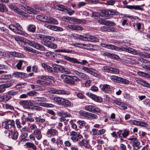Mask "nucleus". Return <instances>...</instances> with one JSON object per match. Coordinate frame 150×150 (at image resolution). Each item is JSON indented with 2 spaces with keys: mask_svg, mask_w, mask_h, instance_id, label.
<instances>
[{
  "mask_svg": "<svg viewBox=\"0 0 150 150\" xmlns=\"http://www.w3.org/2000/svg\"><path fill=\"white\" fill-rule=\"evenodd\" d=\"M75 38L79 39L82 41H87L94 42H98L99 40L95 36L90 35L87 34L85 35L75 34Z\"/></svg>",
  "mask_w": 150,
  "mask_h": 150,
  "instance_id": "obj_1",
  "label": "nucleus"
},
{
  "mask_svg": "<svg viewBox=\"0 0 150 150\" xmlns=\"http://www.w3.org/2000/svg\"><path fill=\"white\" fill-rule=\"evenodd\" d=\"M36 18L38 20L43 22L55 24L58 23V22L56 20L47 16L39 15L37 16Z\"/></svg>",
  "mask_w": 150,
  "mask_h": 150,
  "instance_id": "obj_2",
  "label": "nucleus"
},
{
  "mask_svg": "<svg viewBox=\"0 0 150 150\" xmlns=\"http://www.w3.org/2000/svg\"><path fill=\"white\" fill-rule=\"evenodd\" d=\"M9 29L14 32L18 34L22 35L23 34L22 26L18 23L14 24H11L8 26Z\"/></svg>",
  "mask_w": 150,
  "mask_h": 150,
  "instance_id": "obj_3",
  "label": "nucleus"
},
{
  "mask_svg": "<svg viewBox=\"0 0 150 150\" xmlns=\"http://www.w3.org/2000/svg\"><path fill=\"white\" fill-rule=\"evenodd\" d=\"M26 42L27 44L37 49L42 51H45V48L44 46L38 43L35 42L34 41L27 40H26Z\"/></svg>",
  "mask_w": 150,
  "mask_h": 150,
  "instance_id": "obj_4",
  "label": "nucleus"
},
{
  "mask_svg": "<svg viewBox=\"0 0 150 150\" xmlns=\"http://www.w3.org/2000/svg\"><path fill=\"white\" fill-rule=\"evenodd\" d=\"M19 104L22 106L24 108L29 109L30 106L36 104L34 103L33 101L31 100H21L19 102Z\"/></svg>",
  "mask_w": 150,
  "mask_h": 150,
  "instance_id": "obj_5",
  "label": "nucleus"
},
{
  "mask_svg": "<svg viewBox=\"0 0 150 150\" xmlns=\"http://www.w3.org/2000/svg\"><path fill=\"white\" fill-rule=\"evenodd\" d=\"M64 58L65 59L71 62L80 64L83 65H85L88 63V62L86 60H82L81 62L78 61L77 59L76 58H71L67 56H65Z\"/></svg>",
  "mask_w": 150,
  "mask_h": 150,
  "instance_id": "obj_6",
  "label": "nucleus"
},
{
  "mask_svg": "<svg viewBox=\"0 0 150 150\" xmlns=\"http://www.w3.org/2000/svg\"><path fill=\"white\" fill-rule=\"evenodd\" d=\"M85 109L87 111L97 114L100 113L101 110L98 107L93 105H87L85 106Z\"/></svg>",
  "mask_w": 150,
  "mask_h": 150,
  "instance_id": "obj_7",
  "label": "nucleus"
},
{
  "mask_svg": "<svg viewBox=\"0 0 150 150\" xmlns=\"http://www.w3.org/2000/svg\"><path fill=\"white\" fill-rule=\"evenodd\" d=\"M51 93L56 94L68 95L70 93L69 92L62 90H56L53 88H51L50 91Z\"/></svg>",
  "mask_w": 150,
  "mask_h": 150,
  "instance_id": "obj_8",
  "label": "nucleus"
},
{
  "mask_svg": "<svg viewBox=\"0 0 150 150\" xmlns=\"http://www.w3.org/2000/svg\"><path fill=\"white\" fill-rule=\"evenodd\" d=\"M129 122L131 125L138 126L143 127H147L148 126V124L146 122L135 120H131L129 121Z\"/></svg>",
  "mask_w": 150,
  "mask_h": 150,
  "instance_id": "obj_9",
  "label": "nucleus"
},
{
  "mask_svg": "<svg viewBox=\"0 0 150 150\" xmlns=\"http://www.w3.org/2000/svg\"><path fill=\"white\" fill-rule=\"evenodd\" d=\"M101 46L103 47L111 50H114L116 51H121L122 50V48L120 47L109 43H102Z\"/></svg>",
  "mask_w": 150,
  "mask_h": 150,
  "instance_id": "obj_10",
  "label": "nucleus"
},
{
  "mask_svg": "<svg viewBox=\"0 0 150 150\" xmlns=\"http://www.w3.org/2000/svg\"><path fill=\"white\" fill-rule=\"evenodd\" d=\"M13 82L14 80H12L10 82L0 85V93L4 92L6 88L11 87L13 85Z\"/></svg>",
  "mask_w": 150,
  "mask_h": 150,
  "instance_id": "obj_11",
  "label": "nucleus"
},
{
  "mask_svg": "<svg viewBox=\"0 0 150 150\" xmlns=\"http://www.w3.org/2000/svg\"><path fill=\"white\" fill-rule=\"evenodd\" d=\"M46 134L48 137H50L52 136H57L58 132L56 129L50 128L47 130Z\"/></svg>",
  "mask_w": 150,
  "mask_h": 150,
  "instance_id": "obj_12",
  "label": "nucleus"
},
{
  "mask_svg": "<svg viewBox=\"0 0 150 150\" xmlns=\"http://www.w3.org/2000/svg\"><path fill=\"white\" fill-rule=\"evenodd\" d=\"M4 123L5 125L4 126V127L6 129L10 128L12 127H13L15 126V122L13 120H7L5 121Z\"/></svg>",
  "mask_w": 150,
  "mask_h": 150,
  "instance_id": "obj_13",
  "label": "nucleus"
},
{
  "mask_svg": "<svg viewBox=\"0 0 150 150\" xmlns=\"http://www.w3.org/2000/svg\"><path fill=\"white\" fill-rule=\"evenodd\" d=\"M42 66L45 70H46L48 72L53 73L56 72L55 69L53 67H51L45 63H42Z\"/></svg>",
  "mask_w": 150,
  "mask_h": 150,
  "instance_id": "obj_14",
  "label": "nucleus"
},
{
  "mask_svg": "<svg viewBox=\"0 0 150 150\" xmlns=\"http://www.w3.org/2000/svg\"><path fill=\"white\" fill-rule=\"evenodd\" d=\"M89 140L83 139L78 144V146H84L85 148L89 149L90 147V145L89 144Z\"/></svg>",
  "mask_w": 150,
  "mask_h": 150,
  "instance_id": "obj_15",
  "label": "nucleus"
},
{
  "mask_svg": "<svg viewBox=\"0 0 150 150\" xmlns=\"http://www.w3.org/2000/svg\"><path fill=\"white\" fill-rule=\"evenodd\" d=\"M136 81L138 84H140L144 86L150 88V84L147 83L146 81L143 80L141 79H137Z\"/></svg>",
  "mask_w": 150,
  "mask_h": 150,
  "instance_id": "obj_16",
  "label": "nucleus"
},
{
  "mask_svg": "<svg viewBox=\"0 0 150 150\" xmlns=\"http://www.w3.org/2000/svg\"><path fill=\"white\" fill-rule=\"evenodd\" d=\"M74 73L78 75V76L81 78L82 79L86 80L88 79V76L85 74L79 72L78 71L75 70L74 71Z\"/></svg>",
  "mask_w": 150,
  "mask_h": 150,
  "instance_id": "obj_17",
  "label": "nucleus"
},
{
  "mask_svg": "<svg viewBox=\"0 0 150 150\" xmlns=\"http://www.w3.org/2000/svg\"><path fill=\"white\" fill-rule=\"evenodd\" d=\"M33 133L35 135L36 138L38 139H40L42 138V135L41 134V131L40 129H35L33 131Z\"/></svg>",
  "mask_w": 150,
  "mask_h": 150,
  "instance_id": "obj_18",
  "label": "nucleus"
},
{
  "mask_svg": "<svg viewBox=\"0 0 150 150\" xmlns=\"http://www.w3.org/2000/svg\"><path fill=\"white\" fill-rule=\"evenodd\" d=\"M44 45L51 48L55 49L57 48V45L52 42L51 41H48L45 44H44Z\"/></svg>",
  "mask_w": 150,
  "mask_h": 150,
  "instance_id": "obj_19",
  "label": "nucleus"
},
{
  "mask_svg": "<svg viewBox=\"0 0 150 150\" xmlns=\"http://www.w3.org/2000/svg\"><path fill=\"white\" fill-rule=\"evenodd\" d=\"M102 54L103 55L109 57L113 59H117L119 58L118 56L109 52H103Z\"/></svg>",
  "mask_w": 150,
  "mask_h": 150,
  "instance_id": "obj_20",
  "label": "nucleus"
},
{
  "mask_svg": "<svg viewBox=\"0 0 150 150\" xmlns=\"http://www.w3.org/2000/svg\"><path fill=\"white\" fill-rule=\"evenodd\" d=\"M89 112L83 110H81L79 112L80 116L84 119H88Z\"/></svg>",
  "mask_w": 150,
  "mask_h": 150,
  "instance_id": "obj_21",
  "label": "nucleus"
},
{
  "mask_svg": "<svg viewBox=\"0 0 150 150\" xmlns=\"http://www.w3.org/2000/svg\"><path fill=\"white\" fill-rule=\"evenodd\" d=\"M101 30L103 31L110 32L114 31L115 28L111 27L104 26L101 28Z\"/></svg>",
  "mask_w": 150,
  "mask_h": 150,
  "instance_id": "obj_22",
  "label": "nucleus"
},
{
  "mask_svg": "<svg viewBox=\"0 0 150 150\" xmlns=\"http://www.w3.org/2000/svg\"><path fill=\"white\" fill-rule=\"evenodd\" d=\"M117 82L120 83L128 84L129 83V81L127 79L118 76Z\"/></svg>",
  "mask_w": 150,
  "mask_h": 150,
  "instance_id": "obj_23",
  "label": "nucleus"
},
{
  "mask_svg": "<svg viewBox=\"0 0 150 150\" xmlns=\"http://www.w3.org/2000/svg\"><path fill=\"white\" fill-rule=\"evenodd\" d=\"M83 137L82 135L78 134V135L76 136L73 137H71L70 139L73 142H75L78 141L79 139H81L83 138Z\"/></svg>",
  "mask_w": 150,
  "mask_h": 150,
  "instance_id": "obj_24",
  "label": "nucleus"
},
{
  "mask_svg": "<svg viewBox=\"0 0 150 150\" xmlns=\"http://www.w3.org/2000/svg\"><path fill=\"white\" fill-rule=\"evenodd\" d=\"M38 105L43 107L47 108H53L55 106L53 104L45 103H39Z\"/></svg>",
  "mask_w": 150,
  "mask_h": 150,
  "instance_id": "obj_25",
  "label": "nucleus"
},
{
  "mask_svg": "<svg viewBox=\"0 0 150 150\" xmlns=\"http://www.w3.org/2000/svg\"><path fill=\"white\" fill-rule=\"evenodd\" d=\"M36 29V26L33 24L29 25L27 27V30L28 31L33 33L35 32Z\"/></svg>",
  "mask_w": 150,
  "mask_h": 150,
  "instance_id": "obj_26",
  "label": "nucleus"
},
{
  "mask_svg": "<svg viewBox=\"0 0 150 150\" xmlns=\"http://www.w3.org/2000/svg\"><path fill=\"white\" fill-rule=\"evenodd\" d=\"M110 87L109 85L107 84H104L103 85L101 89L103 92L107 93L110 90Z\"/></svg>",
  "mask_w": 150,
  "mask_h": 150,
  "instance_id": "obj_27",
  "label": "nucleus"
},
{
  "mask_svg": "<svg viewBox=\"0 0 150 150\" xmlns=\"http://www.w3.org/2000/svg\"><path fill=\"white\" fill-rule=\"evenodd\" d=\"M26 74L21 72H15L13 74V75L17 78H22L23 76H25Z\"/></svg>",
  "mask_w": 150,
  "mask_h": 150,
  "instance_id": "obj_28",
  "label": "nucleus"
},
{
  "mask_svg": "<svg viewBox=\"0 0 150 150\" xmlns=\"http://www.w3.org/2000/svg\"><path fill=\"white\" fill-rule=\"evenodd\" d=\"M127 8L130 9H134L141 11L143 10L142 8H140V6L139 5H129L127 6Z\"/></svg>",
  "mask_w": 150,
  "mask_h": 150,
  "instance_id": "obj_29",
  "label": "nucleus"
},
{
  "mask_svg": "<svg viewBox=\"0 0 150 150\" xmlns=\"http://www.w3.org/2000/svg\"><path fill=\"white\" fill-rule=\"evenodd\" d=\"M126 50L127 52L133 54L137 55L138 54V52L132 48L128 47L126 49Z\"/></svg>",
  "mask_w": 150,
  "mask_h": 150,
  "instance_id": "obj_30",
  "label": "nucleus"
},
{
  "mask_svg": "<svg viewBox=\"0 0 150 150\" xmlns=\"http://www.w3.org/2000/svg\"><path fill=\"white\" fill-rule=\"evenodd\" d=\"M64 81L67 83L69 84L74 85L75 82L70 77H66L64 79Z\"/></svg>",
  "mask_w": 150,
  "mask_h": 150,
  "instance_id": "obj_31",
  "label": "nucleus"
},
{
  "mask_svg": "<svg viewBox=\"0 0 150 150\" xmlns=\"http://www.w3.org/2000/svg\"><path fill=\"white\" fill-rule=\"evenodd\" d=\"M132 146L134 147L137 150L140 148V142L136 140H134L132 142Z\"/></svg>",
  "mask_w": 150,
  "mask_h": 150,
  "instance_id": "obj_32",
  "label": "nucleus"
},
{
  "mask_svg": "<svg viewBox=\"0 0 150 150\" xmlns=\"http://www.w3.org/2000/svg\"><path fill=\"white\" fill-rule=\"evenodd\" d=\"M56 8L60 11L65 12L67 10V7L62 5L58 4L56 6Z\"/></svg>",
  "mask_w": 150,
  "mask_h": 150,
  "instance_id": "obj_33",
  "label": "nucleus"
},
{
  "mask_svg": "<svg viewBox=\"0 0 150 150\" xmlns=\"http://www.w3.org/2000/svg\"><path fill=\"white\" fill-rule=\"evenodd\" d=\"M120 150H131V146L128 144L127 147L123 144H121L120 145Z\"/></svg>",
  "mask_w": 150,
  "mask_h": 150,
  "instance_id": "obj_34",
  "label": "nucleus"
},
{
  "mask_svg": "<svg viewBox=\"0 0 150 150\" xmlns=\"http://www.w3.org/2000/svg\"><path fill=\"white\" fill-rule=\"evenodd\" d=\"M57 52H62L67 53H71L72 52V50L68 49H62L57 50H56Z\"/></svg>",
  "mask_w": 150,
  "mask_h": 150,
  "instance_id": "obj_35",
  "label": "nucleus"
},
{
  "mask_svg": "<svg viewBox=\"0 0 150 150\" xmlns=\"http://www.w3.org/2000/svg\"><path fill=\"white\" fill-rule=\"evenodd\" d=\"M45 27L49 29H51L52 30H54V31H56L57 30H58V28L55 26L52 25H48L47 24H45L44 25Z\"/></svg>",
  "mask_w": 150,
  "mask_h": 150,
  "instance_id": "obj_36",
  "label": "nucleus"
},
{
  "mask_svg": "<svg viewBox=\"0 0 150 150\" xmlns=\"http://www.w3.org/2000/svg\"><path fill=\"white\" fill-rule=\"evenodd\" d=\"M109 119L113 121L120 122L121 120L115 118V115L114 113H112L110 115Z\"/></svg>",
  "mask_w": 150,
  "mask_h": 150,
  "instance_id": "obj_37",
  "label": "nucleus"
},
{
  "mask_svg": "<svg viewBox=\"0 0 150 150\" xmlns=\"http://www.w3.org/2000/svg\"><path fill=\"white\" fill-rule=\"evenodd\" d=\"M25 145L29 148H32L34 150H36L37 149L36 146L33 143L28 142L25 144Z\"/></svg>",
  "mask_w": 150,
  "mask_h": 150,
  "instance_id": "obj_38",
  "label": "nucleus"
},
{
  "mask_svg": "<svg viewBox=\"0 0 150 150\" xmlns=\"http://www.w3.org/2000/svg\"><path fill=\"white\" fill-rule=\"evenodd\" d=\"M53 68L55 69L56 72H57V69H58L61 72H63L64 71V69L65 68L62 66L58 65H55L54 67L53 66Z\"/></svg>",
  "mask_w": 150,
  "mask_h": 150,
  "instance_id": "obj_39",
  "label": "nucleus"
},
{
  "mask_svg": "<svg viewBox=\"0 0 150 150\" xmlns=\"http://www.w3.org/2000/svg\"><path fill=\"white\" fill-rule=\"evenodd\" d=\"M27 12L28 13L35 14H38V12L37 11L30 7H27Z\"/></svg>",
  "mask_w": 150,
  "mask_h": 150,
  "instance_id": "obj_40",
  "label": "nucleus"
},
{
  "mask_svg": "<svg viewBox=\"0 0 150 150\" xmlns=\"http://www.w3.org/2000/svg\"><path fill=\"white\" fill-rule=\"evenodd\" d=\"M109 70H110L109 71V73L115 74H117L119 73V71L117 69H115V68L110 67V69Z\"/></svg>",
  "mask_w": 150,
  "mask_h": 150,
  "instance_id": "obj_41",
  "label": "nucleus"
},
{
  "mask_svg": "<svg viewBox=\"0 0 150 150\" xmlns=\"http://www.w3.org/2000/svg\"><path fill=\"white\" fill-rule=\"evenodd\" d=\"M18 135V132L16 131H14L11 133V137L12 139L16 140L17 138Z\"/></svg>",
  "mask_w": 150,
  "mask_h": 150,
  "instance_id": "obj_42",
  "label": "nucleus"
},
{
  "mask_svg": "<svg viewBox=\"0 0 150 150\" xmlns=\"http://www.w3.org/2000/svg\"><path fill=\"white\" fill-rule=\"evenodd\" d=\"M39 78L42 80H46L50 81V80L53 78L51 76H40Z\"/></svg>",
  "mask_w": 150,
  "mask_h": 150,
  "instance_id": "obj_43",
  "label": "nucleus"
},
{
  "mask_svg": "<svg viewBox=\"0 0 150 150\" xmlns=\"http://www.w3.org/2000/svg\"><path fill=\"white\" fill-rule=\"evenodd\" d=\"M71 45L74 46L81 48H85V47L87 45L86 44L79 43L73 44H72Z\"/></svg>",
  "mask_w": 150,
  "mask_h": 150,
  "instance_id": "obj_44",
  "label": "nucleus"
},
{
  "mask_svg": "<svg viewBox=\"0 0 150 150\" xmlns=\"http://www.w3.org/2000/svg\"><path fill=\"white\" fill-rule=\"evenodd\" d=\"M77 123L79 126V127L81 129L85 126L86 123L84 121L80 120L78 121Z\"/></svg>",
  "mask_w": 150,
  "mask_h": 150,
  "instance_id": "obj_45",
  "label": "nucleus"
},
{
  "mask_svg": "<svg viewBox=\"0 0 150 150\" xmlns=\"http://www.w3.org/2000/svg\"><path fill=\"white\" fill-rule=\"evenodd\" d=\"M55 144L57 145L59 144L62 145L63 144V141L60 137H59L56 138Z\"/></svg>",
  "mask_w": 150,
  "mask_h": 150,
  "instance_id": "obj_46",
  "label": "nucleus"
},
{
  "mask_svg": "<svg viewBox=\"0 0 150 150\" xmlns=\"http://www.w3.org/2000/svg\"><path fill=\"white\" fill-rule=\"evenodd\" d=\"M7 11V8L5 5L0 2V12H3L5 11Z\"/></svg>",
  "mask_w": 150,
  "mask_h": 150,
  "instance_id": "obj_47",
  "label": "nucleus"
},
{
  "mask_svg": "<svg viewBox=\"0 0 150 150\" xmlns=\"http://www.w3.org/2000/svg\"><path fill=\"white\" fill-rule=\"evenodd\" d=\"M97 115L93 113L89 112L88 119L91 120L92 119H97L98 118Z\"/></svg>",
  "mask_w": 150,
  "mask_h": 150,
  "instance_id": "obj_48",
  "label": "nucleus"
},
{
  "mask_svg": "<svg viewBox=\"0 0 150 150\" xmlns=\"http://www.w3.org/2000/svg\"><path fill=\"white\" fill-rule=\"evenodd\" d=\"M30 109H31L33 110H35L36 111H41L42 110V108L36 106H33V107L31 108H29Z\"/></svg>",
  "mask_w": 150,
  "mask_h": 150,
  "instance_id": "obj_49",
  "label": "nucleus"
},
{
  "mask_svg": "<svg viewBox=\"0 0 150 150\" xmlns=\"http://www.w3.org/2000/svg\"><path fill=\"white\" fill-rule=\"evenodd\" d=\"M86 95L93 100H95L97 96L96 95L89 92L86 93Z\"/></svg>",
  "mask_w": 150,
  "mask_h": 150,
  "instance_id": "obj_50",
  "label": "nucleus"
},
{
  "mask_svg": "<svg viewBox=\"0 0 150 150\" xmlns=\"http://www.w3.org/2000/svg\"><path fill=\"white\" fill-rule=\"evenodd\" d=\"M62 98H61L59 97H54L53 98V100L58 104L59 105Z\"/></svg>",
  "mask_w": 150,
  "mask_h": 150,
  "instance_id": "obj_51",
  "label": "nucleus"
},
{
  "mask_svg": "<svg viewBox=\"0 0 150 150\" xmlns=\"http://www.w3.org/2000/svg\"><path fill=\"white\" fill-rule=\"evenodd\" d=\"M82 69L83 70L91 74H93V71L91 70L89 68L83 67Z\"/></svg>",
  "mask_w": 150,
  "mask_h": 150,
  "instance_id": "obj_52",
  "label": "nucleus"
},
{
  "mask_svg": "<svg viewBox=\"0 0 150 150\" xmlns=\"http://www.w3.org/2000/svg\"><path fill=\"white\" fill-rule=\"evenodd\" d=\"M12 77V76L9 74H3L1 76V78L4 79H7Z\"/></svg>",
  "mask_w": 150,
  "mask_h": 150,
  "instance_id": "obj_53",
  "label": "nucleus"
},
{
  "mask_svg": "<svg viewBox=\"0 0 150 150\" xmlns=\"http://www.w3.org/2000/svg\"><path fill=\"white\" fill-rule=\"evenodd\" d=\"M35 119L36 122H39L40 123H42L44 122L45 120V119L43 118H40L39 117H36Z\"/></svg>",
  "mask_w": 150,
  "mask_h": 150,
  "instance_id": "obj_54",
  "label": "nucleus"
},
{
  "mask_svg": "<svg viewBox=\"0 0 150 150\" xmlns=\"http://www.w3.org/2000/svg\"><path fill=\"white\" fill-rule=\"evenodd\" d=\"M24 49L26 51H28L32 52H35L36 51L35 50L27 46L24 47Z\"/></svg>",
  "mask_w": 150,
  "mask_h": 150,
  "instance_id": "obj_55",
  "label": "nucleus"
},
{
  "mask_svg": "<svg viewBox=\"0 0 150 150\" xmlns=\"http://www.w3.org/2000/svg\"><path fill=\"white\" fill-rule=\"evenodd\" d=\"M64 103L63 106H65L66 107H69L71 105V102L69 100L65 99L64 100Z\"/></svg>",
  "mask_w": 150,
  "mask_h": 150,
  "instance_id": "obj_56",
  "label": "nucleus"
},
{
  "mask_svg": "<svg viewBox=\"0 0 150 150\" xmlns=\"http://www.w3.org/2000/svg\"><path fill=\"white\" fill-rule=\"evenodd\" d=\"M19 92L18 91H14L13 90L11 91L7 92V94L9 95L14 96L18 94Z\"/></svg>",
  "mask_w": 150,
  "mask_h": 150,
  "instance_id": "obj_57",
  "label": "nucleus"
},
{
  "mask_svg": "<svg viewBox=\"0 0 150 150\" xmlns=\"http://www.w3.org/2000/svg\"><path fill=\"white\" fill-rule=\"evenodd\" d=\"M75 12L74 11V10L70 9L69 8L68 9V8H67L66 11H65V12L68 13L70 16H71Z\"/></svg>",
  "mask_w": 150,
  "mask_h": 150,
  "instance_id": "obj_58",
  "label": "nucleus"
},
{
  "mask_svg": "<svg viewBox=\"0 0 150 150\" xmlns=\"http://www.w3.org/2000/svg\"><path fill=\"white\" fill-rule=\"evenodd\" d=\"M100 13L98 12H94L92 13L91 16L95 19H97L100 16Z\"/></svg>",
  "mask_w": 150,
  "mask_h": 150,
  "instance_id": "obj_59",
  "label": "nucleus"
},
{
  "mask_svg": "<svg viewBox=\"0 0 150 150\" xmlns=\"http://www.w3.org/2000/svg\"><path fill=\"white\" fill-rule=\"evenodd\" d=\"M23 62V61L22 60H20L18 62L16 65V67L18 69H21V66Z\"/></svg>",
  "mask_w": 150,
  "mask_h": 150,
  "instance_id": "obj_60",
  "label": "nucleus"
},
{
  "mask_svg": "<svg viewBox=\"0 0 150 150\" xmlns=\"http://www.w3.org/2000/svg\"><path fill=\"white\" fill-rule=\"evenodd\" d=\"M36 101H44L45 100L46 98L43 97H36L35 98Z\"/></svg>",
  "mask_w": 150,
  "mask_h": 150,
  "instance_id": "obj_61",
  "label": "nucleus"
},
{
  "mask_svg": "<svg viewBox=\"0 0 150 150\" xmlns=\"http://www.w3.org/2000/svg\"><path fill=\"white\" fill-rule=\"evenodd\" d=\"M115 25V23L112 21H106V25H108L109 26H114Z\"/></svg>",
  "mask_w": 150,
  "mask_h": 150,
  "instance_id": "obj_62",
  "label": "nucleus"
},
{
  "mask_svg": "<svg viewBox=\"0 0 150 150\" xmlns=\"http://www.w3.org/2000/svg\"><path fill=\"white\" fill-rule=\"evenodd\" d=\"M27 85V83L25 82H21L20 83H18L16 86V87H18V88L23 87Z\"/></svg>",
  "mask_w": 150,
  "mask_h": 150,
  "instance_id": "obj_63",
  "label": "nucleus"
},
{
  "mask_svg": "<svg viewBox=\"0 0 150 150\" xmlns=\"http://www.w3.org/2000/svg\"><path fill=\"white\" fill-rule=\"evenodd\" d=\"M3 100L4 101H8L11 98V96L9 95H4L3 96Z\"/></svg>",
  "mask_w": 150,
  "mask_h": 150,
  "instance_id": "obj_64",
  "label": "nucleus"
}]
</instances>
